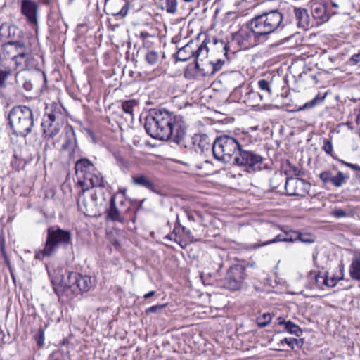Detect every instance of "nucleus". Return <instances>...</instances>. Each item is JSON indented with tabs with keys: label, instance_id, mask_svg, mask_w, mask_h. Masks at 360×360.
<instances>
[{
	"label": "nucleus",
	"instance_id": "9b49d317",
	"mask_svg": "<svg viewBox=\"0 0 360 360\" xmlns=\"http://www.w3.org/2000/svg\"><path fill=\"white\" fill-rule=\"evenodd\" d=\"M21 75V73L15 75L16 82L22 84L23 88L27 91H32L34 86L44 84L46 82V75L41 70L27 72L25 75Z\"/></svg>",
	"mask_w": 360,
	"mask_h": 360
},
{
	"label": "nucleus",
	"instance_id": "680f3d73",
	"mask_svg": "<svg viewBox=\"0 0 360 360\" xmlns=\"http://www.w3.org/2000/svg\"><path fill=\"white\" fill-rule=\"evenodd\" d=\"M113 245L117 248L120 246V244L117 240H115L113 242Z\"/></svg>",
	"mask_w": 360,
	"mask_h": 360
},
{
	"label": "nucleus",
	"instance_id": "de8ad7c7",
	"mask_svg": "<svg viewBox=\"0 0 360 360\" xmlns=\"http://www.w3.org/2000/svg\"><path fill=\"white\" fill-rule=\"evenodd\" d=\"M213 42L214 44L219 45V46L221 47L224 51H225V54L227 52V45L223 41H217V39H213Z\"/></svg>",
	"mask_w": 360,
	"mask_h": 360
},
{
	"label": "nucleus",
	"instance_id": "2f4dec72",
	"mask_svg": "<svg viewBox=\"0 0 360 360\" xmlns=\"http://www.w3.org/2000/svg\"><path fill=\"white\" fill-rule=\"evenodd\" d=\"M13 43L11 41H8L2 46L1 57L4 58H11L14 62Z\"/></svg>",
	"mask_w": 360,
	"mask_h": 360
},
{
	"label": "nucleus",
	"instance_id": "052dcab7",
	"mask_svg": "<svg viewBox=\"0 0 360 360\" xmlns=\"http://www.w3.org/2000/svg\"><path fill=\"white\" fill-rule=\"evenodd\" d=\"M182 229H183L184 233H186V234H188L189 236L191 235V231L189 230H186L185 227H182Z\"/></svg>",
	"mask_w": 360,
	"mask_h": 360
},
{
	"label": "nucleus",
	"instance_id": "c85d7f7f",
	"mask_svg": "<svg viewBox=\"0 0 360 360\" xmlns=\"http://www.w3.org/2000/svg\"><path fill=\"white\" fill-rule=\"evenodd\" d=\"M207 39H205L202 43L198 47L196 50H195L194 57L196 60H203L208 56V48H207Z\"/></svg>",
	"mask_w": 360,
	"mask_h": 360
},
{
	"label": "nucleus",
	"instance_id": "ddd939ff",
	"mask_svg": "<svg viewBox=\"0 0 360 360\" xmlns=\"http://www.w3.org/2000/svg\"><path fill=\"white\" fill-rule=\"evenodd\" d=\"M311 185L307 181L300 178L285 179V188L288 195L304 197L309 193Z\"/></svg>",
	"mask_w": 360,
	"mask_h": 360
},
{
	"label": "nucleus",
	"instance_id": "69168bd1",
	"mask_svg": "<svg viewBox=\"0 0 360 360\" xmlns=\"http://www.w3.org/2000/svg\"><path fill=\"white\" fill-rule=\"evenodd\" d=\"M250 96H256V94L254 91L249 92Z\"/></svg>",
	"mask_w": 360,
	"mask_h": 360
},
{
	"label": "nucleus",
	"instance_id": "603ef678",
	"mask_svg": "<svg viewBox=\"0 0 360 360\" xmlns=\"http://www.w3.org/2000/svg\"><path fill=\"white\" fill-rule=\"evenodd\" d=\"M333 7L338 8L342 4L341 0H330Z\"/></svg>",
	"mask_w": 360,
	"mask_h": 360
},
{
	"label": "nucleus",
	"instance_id": "c756f323",
	"mask_svg": "<svg viewBox=\"0 0 360 360\" xmlns=\"http://www.w3.org/2000/svg\"><path fill=\"white\" fill-rule=\"evenodd\" d=\"M79 277V274L76 272H71L68 274L66 279H65L63 282L64 283V285L67 288H70L72 290L73 292H76V284L77 281V278Z\"/></svg>",
	"mask_w": 360,
	"mask_h": 360
},
{
	"label": "nucleus",
	"instance_id": "4c0bfd02",
	"mask_svg": "<svg viewBox=\"0 0 360 360\" xmlns=\"http://www.w3.org/2000/svg\"><path fill=\"white\" fill-rule=\"evenodd\" d=\"M146 61L150 65L156 64L159 59V55L158 52L151 50L148 51L145 56Z\"/></svg>",
	"mask_w": 360,
	"mask_h": 360
},
{
	"label": "nucleus",
	"instance_id": "f8f14e48",
	"mask_svg": "<svg viewBox=\"0 0 360 360\" xmlns=\"http://www.w3.org/2000/svg\"><path fill=\"white\" fill-rule=\"evenodd\" d=\"M39 4L34 0H22L20 3V12L27 22L34 27L37 32L39 28L38 13Z\"/></svg>",
	"mask_w": 360,
	"mask_h": 360
},
{
	"label": "nucleus",
	"instance_id": "20e7f679",
	"mask_svg": "<svg viewBox=\"0 0 360 360\" xmlns=\"http://www.w3.org/2000/svg\"><path fill=\"white\" fill-rule=\"evenodd\" d=\"M72 243L70 231L63 230L58 226H51L47 229V236L44 248L37 252L34 257L42 260L44 257L53 256L59 246L66 247Z\"/></svg>",
	"mask_w": 360,
	"mask_h": 360
},
{
	"label": "nucleus",
	"instance_id": "6e6552de",
	"mask_svg": "<svg viewBox=\"0 0 360 360\" xmlns=\"http://www.w3.org/2000/svg\"><path fill=\"white\" fill-rule=\"evenodd\" d=\"M233 165L243 167L248 172H257L267 168L264 158L254 151L244 149L243 147L235 157Z\"/></svg>",
	"mask_w": 360,
	"mask_h": 360
},
{
	"label": "nucleus",
	"instance_id": "bf43d9fd",
	"mask_svg": "<svg viewBox=\"0 0 360 360\" xmlns=\"http://www.w3.org/2000/svg\"><path fill=\"white\" fill-rule=\"evenodd\" d=\"M293 171H294V174L295 175H299L300 174V171L297 168L294 167Z\"/></svg>",
	"mask_w": 360,
	"mask_h": 360
},
{
	"label": "nucleus",
	"instance_id": "423d86ee",
	"mask_svg": "<svg viewBox=\"0 0 360 360\" xmlns=\"http://www.w3.org/2000/svg\"><path fill=\"white\" fill-rule=\"evenodd\" d=\"M75 173L82 187L89 189L104 186L103 176L88 159L82 158L76 162Z\"/></svg>",
	"mask_w": 360,
	"mask_h": 360
},
{
	"label": "nucleus",
	"instance_id": "79ce46f5",
	"mask_svg": "<svg viewBox=\"0 0 360 360\" xmlns=\"http://www.w3.org/2000/svg\"><path fill=\"white\" fill-rule=\"evenodd\" d=\"M300 340L293 338H285L281 340L280 344L283 345L284 342L289 345L292 349H294L295 345H298Z\"/></svg>",
	"mask_w": 360,
	"mask_h": 360
},
{
	"label": "nucleus",
	"instance_id": "a878e982",
	"mask_svg": "<svg viewBox=\"0 0 360 360\" xmlns=\"http://www.w3.org/2000/svg\"><path fill=\"white\" fill-rule=\"evenodd\" d=\"M108 217L112 220L119 222L124 221V217H122L120 212L116 206L115 196H112L110 199V206L108 211Z\"/></svg>",
	"mask_w": 360,
	"mask_h": 360
},
{
	"label": "nucleus",
	"instance_id": "13d9d810",
	"mask_svg": "<svg viewBox=\"0 0 360 360\" xmlns=\"http://www.w3.org/2000/svg\"><path fill=\"white\" fill-rule=\"evenodd\" d=\"M356 122L357 124H360V108L359 109L356 114Z\"/></svg>",
	"mask_w": 360,
	"mask_h": 360
},
{
	"label": "nucleus",
	"instance_id": "338daca9",
	"mask_svg": "<svg viewBox=\"0 0 360 360\" xmlns=\"http://www.w3.org/2000/svg\"><path fill=\"white\" fill-rule=\"evenodd\" d=\"M184 2L186 3H191V2H193L194 1V0H183Z\"/></svg>",
	"mask_w": 360,
	"mask_h": 360
},
{
	"label": "nucleus",
	"instance_id": "5701e85b",
	"mask_svg": "<svg viewBox=\"0 0 360 360\" xmlns=\"http://www.w3.org/2000/svg\"><path fill=\"white\" fill-rule=\"evenodd\" d=\"M132 182L136 186H143L152 191H155V185L153 182L146 175L140 174L133 176Z\"/></svg>",
	"mask_w": 360,
	"mask_h": 360
},
{
	"label": "nucleus",
	"instance_id": "49530a36",
	"mask_svg": "<svg viewBox=\"0 0 360 360\" xmlns=\"http://www.w3.org/2000/svg\"><path fill=\"white\" fill-rule=\"evenodd\" d=\"M319 100V98L318 97L314 98L311 101L306 103L303 105V108L307 109V108H311L314 107L316 105Z\"/></svg>",
	"mask_w": 360,
	"mask_h": 360
},
{
	"label": "nucleus",
	"instance_id": "72a5a7b5",
	"mask_svg": "<svg viewBox=\"0 0 360 360\" xmlns=\"http://www.w3.org/2000/svg\"><path fill=\"white\" fill-rule=\"evenodd\" d=\"M258 86L266 96H270L272 94L271 81L262 79L258 81Z\"/></svg>",
	"mask_w": 360,
	"mask_h": 360
},
{
	"label": "nucleus",
	"instance_id": "1a4fd4ad",
	"mask_svg": "<svg viewBox=\"0 0 360 360\" xmlns=\"http://www.w3.org/2000/svg\"><path fill=\"white\" fill-rule=\"evenodd\" d=\"M261 39L251 27L250 21H248L245 27L232 34L231 43L238 45L240 49L246 50L256 46Z\"/></svg>",
	"mask_w": 360,
	"mask_h": 360
},
{
	"label": "nucleus",
	"instance_id": "8fccbe9b",
	"mask_svg": "<svg viewBox=\"0 0 360 360\" xmlns=\"http://www.w3.org/2000/svg\"><path fill=\"white\" fill-rule=\"evenodd\" d=\"M351 62L353 65H356L360 60V53L353 55L350 58Z\"/></svg>",
	"mask_w": 360,
	"mask_h": 360
},
{
	"label": "nucleus",
	"instance_id": "58836bf2",
	"mask_svg": "<svg viewBox=\"0 0 360 360\" xmlns=\"http://www.w3.org/2000/svg\"><path fill=\"white\" fill-rule=\"evenodd\" d=\"M339 280H340V278L335 276H329L328 275H325V279H322V283L327 287L333 288L337 285Z\"/></svg>",
	"mask_w": 360,
	"mask_h": 360
},
{
	"label": "nucleus",
	"instance_id": "4d7b16f0",
	"mask_svg": "<svg viewBox=\"0 0 360 360\" xmlns=\"http://www.w3.org/2000/svg\"><path fill=\"white\" fill-rule=\"evenodd\" d=\"M155 291H150L149 292L145 294L143 297L145 299H148V298L151 297L152 296H153L155 295Z\"/></svg>",
	"mask_w": 360,
	"mask_h": 360
},
{
	"label": "nucleus",
	"instance_id": "9d476101",
	"mask_svg": "<svg viewBox=\"0 0 360 360\" xmlns=\"http://www.w3.org/2000/svg\"><path fill=\"white\" fill-rule=\"evenodd\" d=\"M245 269L241 265H234L229 268L223 280V286L232 291L240 290L244 285Z\"/></svg>",
	"mask_w": 360,
	"mask_h": 360
},
{
	"label": "nucleus",
	"instance_id": "774afa93",
	"mask_svg": "<svg viewBox=\"0 0 360 360\" xmlns=\"http://www.w3.org/2000/svg\"><path fill=\"white\" fill-rule=\"evenodd\" d=\"M174 240L177 242V236L175 234L174 235Z\"/></svg>",
	"mask_w": 360,
	"mask_h": 360
},
{
	"label": "nucleus",
	"instance_id": "6ab92c4d",
	"mask_svg": "<svg viewBox=\"0 0 360 360\" xmlns=\"http://www.w3.org/2000/svg\"><path fill=\"white\" fill-rule=\"evenodd\" d=\"M1 31L4 34L6 39L12 38L14 39V40L20 38V36L22 34V30H20L17 26L6 22L3 23L1 25Z\"/></svg>",
	"mask_w": 360,
	"mask_h": 360
},
{
	"label": "nucleus",
	"instance_id": "cd10ccee",
	"mask_svg": "<svg viewBox=\"0 0 360 360\" xmlns=\"http://www.w3.org/2000/svg\"><path fill=\"white\" fill-rule=\"evenodd\" d=\"M76 138L74 129L70 127L66 129L65 141L63 144V149H73L75 146Z\"/></svg>",
	"mask_w": 360,
	"mask_h": 360
},
{
	"label": "nucleus",
	"instance_id": "f3484780",
	"mask_svg": "<svg viewBox=\"0 0 360 360\" xmlns=\"http://www.w3.org/2000/svg\"><path fill=\"white\" fill-rule=\"evenodd\" d=\"M192 143L195 148L199 149L201 152L208 150L211 144V140L205 134H195L192 137Z\"/></svg>",
	"mask_w": 360,
	"mask_h": 360
},
{
	"label": "nucleus",
	"instance_id": "a18cd8bd",
	"mask_svg": "<svg viewBox=\"0 0 360 360\" xmlns=\"http://www.w3.org/2000/svg\"><path fill=\"white\" fill-rule=\"evenodd\" d=\"M338 161L340 162L342 165L354 169V170H357V171H360V166L356 165V164H352V163H349V162H345V160H340V159H338Z\"/></svg>",
	"mask_w": 360,
	"mask_h": 360
},
{
	"label": "nucleus",
	"instance_id": "2eb2a0df",
	"mask_svg": "<svg viewBox=\"0 0 360 360\" xmlns=\"http://www.w3.org/2000/svg\"><path fill=\"white\" fill-rule=\"evenodd\" d=\"M319 178L324 184H330L335 187L340 188L347 182L349 176L339 170L336 174H334L332 171L327 170L321 172Z\"/></svg>",
	"mask_w": 360,
	"mask_h": 360
},
{
	"label": "nucleus",
	"instance_id": "4468645a",
	"mask_svg": "<svg viewBox=\"0 0 360 360\" xmlns=\"http://www.w3.org/2000/svg\"><path fill=\"white\" fill-rule=\"evenodd\" d=\"M14 64L15 69L19 71L18 73L25 70L29 71L28 72L41 70L39 68L38 60L34 58L31 49L25 54L18 56Z\"/></svg>",
	"mask_w": 360,
	"mask_h": 360
},
{
	"label": "nucleus",
	"instance_id": "0eeeda50",
	"mask_svg": "<svg viewBox=\"0 0 360 360\" xmlns=\"http://www.w3.org/2000/svg\"><path fill=\"white\" fill-rule=\"evenodd\" d=\"M62 106L53 103L46 108L41 122L43 136L46 139H52L60 131L63 126Z\"/></svg>",
	"mask_w": 360,
	"mask_h": 360
},
{
	"label": "nucleus",
	"instance_id": "aec40b11",
	"mask_svg": "<svg viewBox=\"0 0 360 360\" xmlns=\"http://www.w3.org/2000/svg\"><path fill=\"white\" fill-rule=\"evenodd\" d=\"M294 13L298 27L307 29L310 22V17L307 11L302 8H295Z\"/></svg>",
	"mask_w": 360,
	"mask_h": 360
},
{
	"label": "nucleus",
	"instance_id": "3c124183",
	"mask_svg": "<svg viewBox=\"0 0 360 360\" xmlns=\"http://www.w3.org/2000/svg\"><path fill=\"white\" fill-rule=\"evenodd\" d=\"M322 279H325V275H323V276L317 275V276H316V283L318 285L323 284V283H322Z\"/></svg>",
	"mask_w": 360,
	"mask_h": 360
},
{
	"label": "nucleus",
	"instance_id": "f704fd0d",
	"mask_svg": "<svg viewBox=\"0 0 360 360\" xmlns=\"http://www.w3.org/2000/svg\"><path fill=\"white\" fill-rule=\"evenodd\" d=\"M138 106V102L135 100L125 101L122 103V108L123 111L131 117L133 116V112L134 108Z\"/></svg>",
	"mask_w": 360,
	"mask_h": 360
},
{
	"label": "nucleus",
	"instance_id": "0e129e2a",
	"mask_svg": "<svg viewBox=\"0 0 360 360\" xmlns=\"http://www.w3.org/2000/svg\"><path fill=\"white\" fill-rule=\"evenodd\" d=\"M0 241H1V245H3V244L4 243V238L3 237L0 236Z\"/></svg>",
	"mask_w": 360,
	"mask_h": 360
},
{
	"label": "nucleus",
	"instance_id": "4be33fe9",
	"mask_svg": "<svg viewBox=\"0 0 360 360\" xmlns=\"http://www.w3.org/2000/svg\"><path fill=\"white\" fill-rule=\"evenodd\" d=\"M193 45L194 44L193 42H189L182 48L179 49L177 51L178 60L181 61H186L194 57L195 49Z\"/></svg>",
	"mask_w": 360,
	"mask_h": 360
},
{
	"label": "nucleus",
	"instance_id": "09e8293b",
	"mask_svg": "<svg viewBox=\"0 0 360 360\" xmlns=\"http://www.w3.org/2000/svg\"><path fill=\"white\" fill-rule=\"evenodd\" d=\"M298 240L302 241L303 243H311L314 242V239H312L311 238H309L305 235H303L302 233H300V238L298 239Z\"/></svg>",
	"mask_w": 360,
	"mask_h": 360
},
{
	"label": "nucleus",
	"instance_id": "864d4df0",
	"mask_svg": "<svg viewBox=\"0 0 360 360\" xmlns=\"http://www.w3.org/2000/svg\"><path fill=\"white\" fill-rule=\"evenodd\" d=\"M140 37H141V38L142 39H143V40H144V39H147V38L150 37V34H149L148 32H145V31H143V32H141V33H140Z\"/></svg>",
	"mask_w": 360,
	"mask_h": 360
},
{
	"label": "nucleus",
	"instance_id": "bb28decb",
	"mask_svg": "<svg viewBox=\"0 0 360 360\" xmlns=\"http://www.w3.org/2000/svg\"><path fill=\"white\" fill-rule=\"evenodd\" d=\"M349 272L353 280L360 281V253L354 257L349 266Z\"/></svg>",
	"mask_w": 360,
	"mask_h": 360
},
{
	"label": "nucleus",
	"instance_id": "a211bd4d",
	"mask_svg": "<svg viewBox=\"0 0 360 360\" xmlns=\"http://www.w3.org/2000/svg\"><path fill=\"white\" fill-rule=\"evenodd\" d=\"M311 13L314 18L320 20L321 22H326L329 19V14L325 4H314L311 8Z\"/></svg>",
	"mask_w": 360,
	"mask_h": 360
},
{
	"label": "nucleus",
	"instance_id": "7ed1b4c3",
	"mask_svg": "<svg viewBox=\"0 0 360 360\" xmlns=\"http://www.w3.org/2000/svg\"><path fill=\"white\" fill-rule=\"evenodd\" d=\"M7 120L14 134L25 137L31 133L34 126L33 112L26 105H17L9 111Z\"/></svg>",
	"mask_w": 360,
	"mask_h": 360
},
{
	"label": "nucleus",
	"instance_id": "412c9836",
	"mask_svg": "<svg viewBox=\"0 0 360 360\" xmlns=\"http://www.w3.org/2000/svg\"><path fill=\"white\" fill-rule=\"evenodd\" d=\"M94 285V281L90 276L86 275L83 276L79 274V277L77 278L76 284V292L75 293H77L79 292H87L93 288Z\"/></svg>",
	"mask_w": 360,
	"mask_h": 360
},
{
	"label": "nucleus",
	"instance_id": "c9c22d12",
	"mask_svg": "<svg viewBox=\"0 0 360 360\" xmlns=\"http://www.w3.org/2000/svg\"><path fill=\"white\" fill-rule=\"evenodd\" d=\"M285 329L290 333L295 335L297 337L302 335V330L300 328L290 321H288L285 323Z\"/></svg>",
	"mask_w": 360,
	"mask_h": 360
},
{
	"label": "nucleus",
	"instance_id": "ea45409f",
	"mask_svg": "<svg viewBox=\"0 0 360 360\" xmlns=\"http://www.w3.org/2000/svg\"><path fill=\"white\" fill-rule=\"evenodd\" d=\"M323 145L322 146L323 150L326 152V153L332 155L333 148L332 145L331 139H323Z\"/></svg>",
	"mask_w": 360,
	"mask_h": 360
},
{
	"label": "nucleus",
	"instance_id": "f257e3e1",
	"mask_svg": "<svg viewBox=\"0 0 360 360\" xmlns=\"http://www.w3.org/2000/svg\"><path fill=\"white\" fill-rule=\"evenodd\" d=\"M145 129L153 139H172L180 143L186 135V124L183 117L166 110L153 109L145 118Z\"/></svg>",
	"mask_w": 360,
	"mask_h": 360
},
{
	"label": "nucleus",
	"instance_id": "39448f33",
	"mask_svg": "<svg viewBox=\"0 0 360 360\" xmlns=\"http://www.w3.org/2000/svg\"><path fill=\"white\" fill-rule=\"evenodd\" d=\"M242 146L238 141L231 136L222 135L217 137L212 145L214 157L226 163L233 164L235 157Z\"/></svg>",
	"mask_w": 360,
	"mask_h": 360
},
{
	"label": "nucleus",
	"instance_id": "c03bdc74",
	"mask_svg": "<svg viewBox=\"0 0 360 360\" xmlns=\"http://www.w3.org/2000/svg\"><path fill=\"white\" fill-rule=\"evenodd\" d=\"M165 307V304H157V305H154V306L147 308L145 311L146 314L156 313L159 310L164 308Z\"/></svg>",
	"mask_w": 360,
	"mask_h": 360
},
{
	"label": "nucleus",
	"instance_id": "dca6fc26",
	"mask_svg": "<svg viewBox=\"0 0 360 360\" xmlns=\"http://www.w3.org/2000/svg\"><path fill=\"white\" fill-rule=\"evenodd\" d=\"M300 238V233L295 231H284V235H277L274 238L264 242L262 244H255V248L268 245L278 242H295Z\"/></svg>",
	"mask_w": 360,
	"mask_h": 360
},
{
	"label": "nucleus",
	"instance_id": "393cba45",
	"mask_svg": "<svg viewBox=\"0 0 360 360\" xmlns=\"http://www.w3.org/2000/svg\"><path fill=\"white\" fill-rule=\"evenodd\" d=\"M12 42L13 43V46L15 47V49H13V51L15 53L14 61L16 60L18 56L23 55L29 50H30L28 42L25 41L24 39L12 40Z\"/></svg>",
	"mask_w": 360,
	"mask_h": 360
},
{
	"label": "nucleus",
	"instance_id": "7c9ffc66",
	"mask_svg": "<svg viewBox=\"0 0 360 360\" xmlns=\"http://www.w3.org/2000/svg\"><path fill=\"white\" fill-rule=\"evenodd\" d=\"M162 9H165L169 14H175L177 12V0H160Z\"/></svg>",
	"mask_w": 360,
	"mask_h": 360
},
{
	"label": "nucleus",
	"instance_id": "e433bc0d",
	"mask_svg": "<svg viewBox=\"0 0 360 360\" xmlns=\"http://www.w3.org/2000/svg\"><path fill=\"white\" fill-rule=\"evenodd\" d=\"M271 319L272 316L269 313H264L257 318V326L259 328H264L270 323Z\"/></svg>",
	"mask_w": 360,
	"mask_h": 360
},
{
	"label": "nucleus",
	"instance_id": "473e14b6",
	"mask_svg": "<svg viewBox=\"0 0 360 360\" xmlns=\"http://www.w3.org/2000/svg\"><path fill=\"white\" fill-rule=\"evenodd\" d=\"M128 9V2L124 0V3L122 5H115L112 9L108 10L113 15H120L122 17H124L127 14Z\"/></svg>",
	"mask_w": 360,
	"mask_h": 360
},
{
	"label": "nucleus",
	"instance_id": "b1692460",
	"mask_svg": "<svg viewBox=\"0 0 360 360\" xmlns=\"http://www.w3.org/2000/svg\"><path fill=\"white\" fill-rule=\"evenodd\" d=\"M88 190L86 187H82V191L78 195L77 202L79 210L86 213L91 207L94 202L92 200H87L85 196V191Z\"/></svg>",
	"mask_w": 360,
	"mask_h": 360
},
{
	"label": "nucleus",
	"instance_id": "e2e57ef3",
	"mask_svg": "<svg viewBox=\"0 0 360 360\" xmlns=\"http://www.w3.org/2000/svg\"><path fill=\"white\" fill-rule=\"evenodd\" d=\"M173 236H174V233H171V234H169V235H167V236H166V238H169V239H171V240H172V239L173 238Z\"/></svg>",
	"mask_w": 360,
	"mask_h": 360
},
{
	"label": "nucleus",
	"instance_id": "37998d69",
	"mask_svg": "<svg viewBox=\"0 0 360 360\" xmlns=\"http://www.w3.org/2000/svg\"><path fill=\"white\" fill-rule=\"evenodd\" d=\"M124 3V0H105V6L108 9H112L113 6H121Z\"/></svg>",
	"mask_w": 360,
	"mask_h": 360
},
{
	"label": "nucleus",
	"instance_id": "5fc2aeb1",
	"mask_svg": "<svg viewBox=\"0 0 360 360\" xmlns=\"http://www.w3.org/2000/svg\"><path fill=\"white\" fill-rule=\"evenodd\" d=\"M186 217L188 218V219L191 221H195V218H194V216L192 213L186 211Z\"/></svg>",
	"mask_w": 360,
	"mask_h": 360
},
{
	"label": "nucleus",
	"instance_id": "6e6d98bb",
	"mask_svg": "<svg viewBox=\"0 0 360 360\" xmlns=\"http://www.w3.org/2000/svg\"><path fill=\"white\" fill-rule=\"evenodd\" d=\"M288 321H285L283 318L282 317H278L277 319V323L278 325H284L285 326V323H286Z\"/></svg>",
	"mask_w": 360,
	"mask_h": 360
},
{
	"label": "nucleus",
	"instance_id": "a19ab883",
	"mask_svg": "<svg viewBox=\"0 0 360 360\" xmlns=\"http://www.w3.org/2000/svg\"><path fill=\"white\" fill-rule=\"evenodd\" d=\"M331 214L336 218H342L348 216L349 213L342 209L336 208L332 210Z\"/></svg>",
	"mask_w": 360,
	"mask_h": 360
},
{
	"label": "nucleus",
	"instance_id": "f03ea898",
	"mask_svg": "<svg viewBox=\"0 0 360 360\" xmlns=\"http://www.w3.org/2000/svg\"><path fill=\"white\" fill-rule=\"evenodd\" d=\"M251 27L262 39L283 29V14L278 9H273L255 15L250 20Z\"/></svg>",
	"mask_w": 360,
	"mask_h": 360
}]
</instances>
